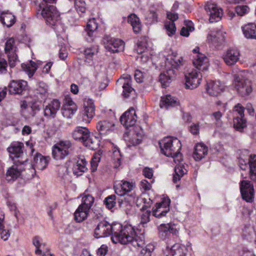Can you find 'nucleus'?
<instances>
[{
  "label": "nucleus",
  "mask_w": 256,
  "mask_h": 256,
  "mask_svg": "<svg viewBox=\"0 0 256 256\" xmlns=\"http://www.w3.org/2000/svg\"><path fill=\"white\" fill-rule=\"evenodd\" d=\"M94 236L102 238L112 236L114 243L122 244L131 243L134 247H142L144 244V236L142 234H136L130 224L122 226L120 224H110L106 220L100 222L94 230Z\"/></svg>",
  "instance_id": "nucleus-1"
},
{
  "label": "nucleus",
  "mask_w": 256,
  "mask_h": 256,
  "mask_svg": "<svg viewBox=\"0 0 256 256\" xmlns=\"http://www.w3.org/2000/svg\"><path fill=\"white\" fill-rule=\"evenodd\" d=\"M56 0H36V4L42 10L41 14L46 20L47 24L52 26H57L60 23L59 12L55 6L48 5L53 3Z\"/></svg>",
  "instance_id": "nucleus-2"
},
{
  "label": "nucleus",
  "mask_w": 256,
  "mask_h": 256,
  "mask_svg": "<svg viewBox=\"0 0 256 256\" xmlns=\"http://www.w3.org/2000/svg\"><path fill=\"white\" fill-rule=\"evenodd\" d=\"M159 144L162 152L166 156L173 158L176 163V162H180L182 160V154H180L182 144L178 138H164L159 142Z\"/></svg>",
  "instance_id": "nucleus-3"
},
{
  "label": "nucleus",
  "mask_w": 256,
  "mask_h": 256,
  "mask_svg": "<svg viewBox=\"0 0 256 256\" xmlns=\"http://www.w3.org/2000/svg\"><path fill=\"white\" fill-rule=\"evenodd\" d=\"M245 72H240L234 75L233 85L242 96L248 95L252 92L251 81L245 75Z\"/></svg>",
  "instance_id": "nucleus-4"
},
{
  "label": "nucleus",
  "mask_w": 256,
  "mask_h": 256,
  "mask_svg": "<svg viewBox=\"0 0 256 256\" xmlns=\"http://www.w3.org/2000/svg\"><path fill=\"white\" fill-rule=\"evenodd\" d=\"M72 151V146L70 140H60L55 144L52 150L53 158L56 160L64 159Z\"/></svg>",
  "instance_id": "nucleus-5"
},
{
  "label": "nucleus",
  "mask_w": 256,
  "mask_h": 256,
  "mask_svg": "<svg viewBox=\"0 0 256 256\" xmlns=\"http://www.w3.org/2000/svg\"><path fill=\"white\" fill-rule=\"evenodd\" d=\"M28 158L21 160H16L14 162V164L6 170V178L7 181H14L19 178L22 172L24 170V164Z\"/></svg>",
  "instance_id": "nucleus-6"
},
{
  "label": "nucleus",
  "mask_w": 256,
  "mask_h": 256,
  "mask_svg": "<svg viewBox=\"0 0 256 256\" xmlns=\"http://www.w3.org/2000/svg\"><path fill=\"white\" fill-rule=\"evenodd\" d=\"M249 164L250 178L252 180H256V155H250L248 158H242L240 156L238 164L240 169L246 170L248 168L247 164Z\"/></svg>",
  "instance_id": "nucleus-7"
},
{
  "label": "nucleus",
  "mask_w": 256,
  "mask_h": 256,
  "mask_svg": "<svg viewBox=\"0 0 256 256\" xmlns=\"http://www.w3.org/2000/svg\"><path fill=\"white\" fill-rule=\"evenodd\" d=\"M17 50L15 40L13 38H8L5 43L4 52L8 56L9 64L11 68L15 66L16 62L18 60L16 54Z\"/></svg>",
  "instance_id": "nucleus-8"
},
{
  "label": "nucleus",
  "mask_w": 256,
  "mask_h": 256,
  "mask_svg": "<svg viewBox=\"0 0 256 256\" xmlns=\"http://www.w3.org/2000/svg\"><path fill=\"white\" fill-rule=\"evenodd\" d=\"M104 42L106 48L113 53L124 50V42L121 40L106 36L104 38Z\"/></svg>",
  "instance_id": "nucleus-9"
},
{
  "label": "nucleus",
  "mask_w": 256,
  "mask_h": 256,
  "mask_svg": "<svg viewBox=\"0 0 256 256\" xmlns=\"http://www.w3.org/2000/svg\"><path fill=\"white\" fill-rule=\"evenodd\" d=\"M199 50V47H196L192 50L194 53L197 54L193 60V64L198 70L204 72L207 70L208 67V59L204 54L200 53Z\"/></svg>",
  "instance_id": "nucleus-10"
},
{
  "label": "nucleus",
  "mask_w": 256,
  "mask_h": 256,
  "mask_svg": "<svg viewBox=\"0 0 256 256\" xmlns=\"http://www.w3.org/2000/svg\"><path fill=\"white\" fill-rule=\"evenodd\" d=\"M24 145L22 142L12 144L8 148L10 158L14 162L27 158L24 152Z\"/></svg>",
  "instance_id": "nucleus-11"
},
{
  "label": "nucleus",
  "mask_w": 256,
  "mask_h": 256,
  "mask_svg": "<svg viewBox=\"0 0 256 256\" xmlns=\"http://www.w3.org/2000/svg\"><path fill=\"white\" fill-rule=\"evenodd\" d=\"M202 77L200 72L196 70H192L185 75L186 88L192 90L197 88L200 83Z\"/></svg>",
  "instance_id": "nucleus-12"
},
{
  "label": "nucleus",
  "mask_w": 256,
  "mask_h": 256,
  "mask_svg": "<svg viewBox=\"0 0 256 256\" xmlns=\"http://www.w3.org/2000/svg\"><path fill=\"white\" fill-rule=\"evenodd\" d=\"M240 190L242 198L247 202H252L254 198V188L250 182L242 180L240 184Z\"/></svg>",
  "instance_id": "nucleus-13"
},
{
  "label": "nucleus",
  "mask_w": 256,
  "mask_h": 256,
  "mask_svg": "<svg viewBox=\"0 0 256 256\" xmlns=\"http://www.w3.org/2000/svg\"><path fill=\"white\" fill-rule=\"evenodd\" d=\"M136 120L137 116L136 111L133 108H130L120 118L121 124L126 128L134 126Z\"/></svg>",
  "instance_id": "nucleus-14"
},
{
  "label": "nucleus",
  "mask_w": 256,
  "mask_h": 256,
  "mask_svg": "<svg viewBox=\"0 0 256 256\" xmlns=\"http://www.w3.org/2000/svg\"><path fill=\"white\" fill-rule=\"evenodd\" d=\"M205 10L208 12L210 22H216L220 20L222 16V10L217 6L216 4L208 3L205 6Z\"/></svg>",
  "instance_id": "nucleus-15"
},
{
  "label": "nucleus",
  "mask_w": 256,
  "mask_h": 256,
  "mask_svg": "<svg viewBox=\"0 0 256 256\" xmlns=\"http://www.w3.org/2000/svg\"><path fill=\"white\" fill-rule=\"evenodd\" d=\"M95 107L92 100H85L84 104V110L82 111V119L85 123H90L95 113Z\"/></svg>",
  "instance_id": "nucleus-16"
},
{
  "label": "nucleus",
  "mask_w": 256,
  "mask_h": 256,
  "mask_svg": "<svg viewBox=\"0 0 256 256\" xmlns=\"http://www.w3.org/2000/svg\"><path fill=\"white\" fill-rule=\"evenodd\" d=\"M240 52L234 48L228 49L222 55V59L227 66H231L239 60Z\"/></svg>",
  "instance_id": "nucleus-17"
},
{
  "label": "nucleus",
  "mask_w": 256,
  "mask_h": 256,
  "mask_svg": "<svg viewBox=\"0 0 256 256\" xmlns=\"http://www.w3.org/2000/svg\"><path fill=\"white\" fill-rule=\"evenodd\" d=\"M174 224H162L158 227L159 237L163 240L168 238L170 234H176L178 230Z\"/></svg>",
  "instance_id": "nucleus-18"
},
{
  "label": "nucleus",
  "mask_w": 256,
  "mask_h": 256,
  "mask_svg": "<svg viewBox=\"0 0 256 256\" xmlns=\"http://www.w3.org/2000/svg\"><path fill=\"white\" fill-rule=\"evenodd\" d=\"M132 79L130 76L127 75L126 77L120 78L116 81V84L120 86L122 84V95L124 98H128L130 94L134 92V89L131 86Z\"/></svg>",
  "instance_id": "nucleus-19"
},
{
  "label": "nucleus",
  "mask_w": 256,
  "mask_h": 256,
  "mask_svg": "<svg viewBox=\"0 0 256 256\" xmlns=\"http://www.w3.org/2000/svg\"><path fill=\"white\" fill-rule=\"evenodd\" d=\"M28 83L23 80H13L8 86V92L10 94H20L26 90Z\"/></svg>",
  "instance_id": "nucleus-20"
},
{
  "label": "nucleus",
  "mask_w": 256,
  "mask_h": 256,
  "mask_svg": "<svg viewBox=\"0 0 256 256\" xmlns=\"http://www.w3.org/2000/svg\"><path fill=\"white\" fill-rule=\"evenodd\" d=\"M59 100L54 99L46 105L44 109V115L48 118H54L60 108Z\"/></svg>",
  "instance_id": "nucleus-21"
},
{
  "label": "nucleus",
  "mask_w": 256,
  "mask_h": 256,
  "mask_svg": "<svg viewBox=\"0 0 256 256\" xmlns=\"http://www.w3.org/2000/svg\"><path fill=\"white\" fill-rule=\"evenodd\" d=\"M224 86L219 81H210L207 83L206 90L212 96H218L223 90Z\"/></svg>",
  "instance_id": "nucleus-22"
},
{
  "label": "nucleus",
  "mask_w": 256,
  "mask_h": 256,
  "mask_svg": "<svg viewBox=\"0 0 256 256\" xmlns=\"http://www.w3.org/2000/svg\"><path fill=\"white\" fill-rule=\"evenodd\" d=\"M90 134L89 130L84 126H77L72 133V138L82 143L88 138Z\"/></svg>",
  "instance_id": "nucleus-23"
},
{
  "label": "nucleus",
  "mask_w": 256,
  "mask_h": 256,
  "mask_svg": "<svg viewBox=\"0 0 256 256\" xmlns=\"http://www.w3.org/2000/svg\"><path fill=\"white\" fill-rule=\"evenodd\" d=\"M176 73L174 70L168 69L160 75V82L163 88H166L175 78Z\"/></svg>",
  "instance_id": "nucleus-24"
},
{
  "label": "nucleus",
  "mask_w": 256,
  "mask_h": 256,
  "mask_svg": "<svg viewBox=\"0 0 256 256\" xmlns=\"http://www.w3.org/2000/svg\"><path fill=\"white\" fill-rule=\"evenodd\" d=\"M98 25L94 18L89 20L84 29L86 33V36L88 41L91 42L94 40V33L98 28Z\"/></svg>",
  "instance_id": "nucleus-25"
},
{
  "label": "nucleus",
  "mask_w": 256,
  "mask_h": 256,
  "mask_svg": "<svg viewBox=\"0 0 256 256\" xmlns=\"http://www.w3.org/2000/svg\"><path fill=\"white\" fill-rule=\"evenodd\" d=\"M88 162L85 158H79L76 164L73 166V172L75 175L81 176L83 172L87 171Z\"/></svg>",
  "instance_id": "nucleus-26"
},
{
  "label": "nucleus",
  "mask_w": 256,
  "mask_h": 256,
  "mask_svg": "<svg viewBox=\"0 0 256 256\" xmlns=\"http://www.w3.org/2000/svg\"><path fill=\"white\" fill-rule=\"evenodd\" d=\"M114 124L108 120L100 121L96 125L97 130L102 136H106L112 130Z\"/></svg>",
  "instance_id": "nucleus-27"
},
{
  "label": "nucleus",
  "mask_w": 256,
  "mask_h": 256,
  "mask_svg": "<svg viewBox=\"0 0 256 256\" xmlns=\"http://www.w3.org/2000/svg\"><path fill=\"white\" fill-rule=\"evenodd\" d=\"M186 252L187 249L185 246L176 244L171 247L167 256H186Z\"/></svg>",
  "instance_id": "nucleus-28"
},
{
  "label": "nucleus",
  "mask_w": 256,
  "mask_h": 256,
  "mask_svg": "<svg viewBox=\"0 0 256 256\" xmlns=\"http://www.w3.org/2000/svg\"><path fill=\"white\" fill-rule=\"evenodd\" d=\"M48 162L46 157L40 154H37L34 158V162L32 166L34 169L43 170L46 167Z\"/></svg>",
  "instance_id": "nucleus-29"
},
{
  "label": "nucleus",
  "mask_w": 256,
  "mask_h": 256,
  "mask_svg": "<svg viewBox=\"0 0 256 256\" xmlns=\"http://www.w3.org/2000/svg\"><path fill=\"white\" fill-rule=\"evenodd\" d=\"M224 34L221 31H218L216 35L209 34L207 37L208 42L213 44L214 46H218L224 42Z\"/></svg>",
  "instance_id": "nucleus-30"
},
{
  "label": "nucleus",
  "mask_w": 256,
  "mask_h": 256,
  "mask_svg": "<svg viewBox=\"0 0 256 256\" xmlns=\"http://www.w3.org/2000/svg\"><path fill=\"white\" fill-rule=\"evenodd\" d=\"M134 186V184L127 181H122V184L118 186H114L116 194L120 196H123L126 193L130 192Z\"/></svg>",
  "instance_id": "nucleus-31"
},
{
  "label": "nucleus",
  "mask_w": 256,
  "mask_h": 256,
  "mask_svg": "<svg viewBox=\"0 0 256 256\" xmlns=\"http://www.w3.org/2000/svg\"><path fill=\"white\" fill-rule=\"evenodd\" d=\"M207 146L203 144H198L194 148L193 157L196 160H200L208 154Z\"/></svg>",
  "instance_id": "nucleus-32"
},
{
  "label": "nucleus",
  "mask_w": 256,
  "mask_h": 256,
  "mask_svg": "<svg viewBox=\"0 0 256 256\" xmlns=\"http://www.w3.org/2000/svg\"><path fill=\"white\" fill-rule=\"evenodd\" d=\"M242 32L246 38L256 40V24L249 23L242 27Z\"/></svg>",
  "instance_id": "nucleus-33"
},
{
  "label": "nucleus",
  "mask_w": 256,
  "mask_h": 256,
  "mask_svg": "<svg viewBox=\"0 0 256 256\" xmlns=\"http://www.w3.org/2000/svg\"><path fill=\"white\" fill-rule=\"evenodd\" d=\"M128 22L132 27L135 34H138L142 30V24L139 18L134 14H132L128 16Z\"/></svg>",
  "instance_id": "nucleus-34"
},
{
  "label": "nucleus",
  "mask_w": 256,
  "mask_h": 256,
  "mask_svg": "<svg viewBox=\"0 0 256 256\" xmlns=\"http://www.w3.org/2000/svg\"><path fill=\"white\" fill-rule=\"evenodd\" d=\"M89 212V210L79 206L74 214L75 220L78 222L84 221L88 218Z\"/></svg>",
  "instance_id": "nucleus-35"
},
{
  "label": "nucleus",
  "mask_w": 256,
  "mask_h": 256,
  "mask_svg": "<svg viewBox=\"0 0 256 256\" xmlns=\"http://www.w3.org/2000/svg\"><path fill=\"white\" fill-rule=\"evenodd\" d=\"M0 20L3 24L10 28L15 23L16 18L12 14L4 12L0 16Z\"/></svg>",
  "instance_id": "nucleus-36"
},
{
  "label": "nucleus",
  "mask_w": 256,
  "mask_h": 256,
  "mask_svg": "<svg viewBox=\"0 0 256 256\" xmlns=\"http://www.w3.org/2000/svg\"><path fill=\"white\" fill-rule=\"evenodd\" d=\"M100 142V140L98 137L90 136V134L88 138L86 140L83 144L90 149L96 150L98 147Z\"/></svg>",
  "instance_id": "nucleus-37"
},
{
  "label": "nucleus",
  "mask_w": 256,
  "mask_h": 256,
  "mask_svg": "<svg viewBox=\"0 0 256 256\" xmlns=\"http://www.w3.org/2000/svg\"><path fill=\"white\" fill-rule=\"evenodd\" d=\"M176 104V100L170 95H167L164 97L162 98L160 102V108H164L168 109L170 106H174Z\"/></svg>",
  "instance_id": "nucleus-38"
},
{
  "label": "nucleus",
  "mask_w": 256,
  "mask_h": 256,
  "mask_svg": "<svg viewBox=\"0 0 256 256\" xmlns=\"http://www.w3.org/2000/svg\"><path fill=\"white\" fill-rule=\"evenodd\" d=\"M246 122L244 117L236 116L233 118L234 126L237 130L242 132L246 126Z\"/></svg>",
  "instance_id": "nucleus-39"
},
{
  "label": "nucleus",
  "mask_w": 256,
  "mask_h": 256,
  "mask_svg": "<svg viewBox=\"0 0 256 256\" xmlns=\"http://www.w3.org/2000/svg\"><path fill=\"white\" fill-rule=\"evenodd\" d=\"M22 68L24 71L28 74L29 78L33 76L37 69L36 63L32 61H30L28 64H22Z\"/></svg>",
  "instance_id": "nucleus-40"
},
{
  "label": "nucleus",
  "mask_w": 256,
  "mask_h": 256,
  "mask_svg": "<svg viewBox=\"0 0 256 256\" xmlns=\"http://www.w3.org/2000/svg\"><path fill=\"white\" fill-rule=\"evenodd\" d=\"M98 52V46H93L90 48H87L84 50V54L86 61L90 62L92 60L93 56Z\"/></svg>",
  "instance_id": "nucleus-41"
},
{
  "label": "nucleus",
  "mask_w": 256,
  "mask_h": 256,
  "mask_svg": "<svg viewBox=\"0 0 256 256\" xmlns=\"http://www.w3.org/2000/svg\"><path fill=\"white\" fill-rule=\"evenodd\" d=\"M76 110V106H74L72 107L64 106L62 108V114L64 118H71Z\"/></svg>",
  "instance_id": "nucleus-42"
},
{
  "label": "nucleus",
  "mask_w": 256,
  "mask_h": 256,
  "mask_svg": "<svg viewBox=\"0 0 256 256\" xmlns=\"http://www.w3.org/2000/svg\"><path fill=\"white\" fill-rule=\"evenodd\" d=\"M94 198L92 196L89 194H86L82 197V202L80 206L86 208V210H90L94 202Z\"/></svg>",
  "instance_id": "nucleus-43"
},
{
  "label": "nucleus",
  "mask_w": 256,
  "mask_h": 256,
  "mask_svg": "<svg viewBox=\"0 0 256 256\" xmlns=\"http://www.w3.org/2000/svg\"><path fill=\"white\" fill-rule=\"evenodd\" d=\"M175 174L173 176V182L174 183L177 182L178 181L180 180L181 178L185 174V172L184 170V166L180 164H178L175 166L174 169Z\"/></svg>",
  "instance_id": "nucleus-44"
},
{
  "label": "nucleus",
  "mask_w": 256,
  "mask_h": 256,
  "mask_svg": "<svg viewBox=\"0 0 256 256\" xmlns=\"http://www.w3.org/2000/svg\"><path fill=\"white\" fill-rule=\"evenodd\" d=\"M136 202L137 206H140L142 204H143L141 210H144L150 206L152 204V201L148 198L140 197L137 198Z\"/></svg>",
  "instance_id": "nucleus-45"
},
{
  "label": "nucleus",
  "mask_w": 256,
  "mask_h": 256,
  "mask_svg": "<svg viewBox=\"0 0 256 256\" xmlns=\"http://www.w3.org/2000/svg\"><path fill=\"white\" fill-rule=\"evenodd\" d=\"M164 28L168 36H172L175 34L176 27L174 22L170 21L166 22L164 24Z\"/></svg>",
  "instance_id": "nucleus-46"
},
{
  "label": "nucleus",
  "mask_w": 256,
  "mask_h": 256,
  "mask_svg": "<svg viewBox=\"0 0 256 256\" xmlns=\"http://www.w3.org/2000/svg\"><path fill=\"white\" fill-rule=\"evenodd\" d=\"M48 92V86L43 82L38 84L37 88L36 89V93L37 94H40L42 98L45 97Z\"/></svg>",
  "instance_id": "nucleus-47"
},
{
  "label": "nucleus",
  "mask_w": 256,
  "mask_h": 256,
  "mask_svg": "<svg viewBox=\"0 0 256 256\" xmlns=\"http://www.w3.org/2000/svg\"><path fill=\"white\" fill-rule=\"evenodd\" d=\"M116 199V196L114 194L110 195L105 198L104 202L108 209H112L115 206Z\"/></svg>",
  "instance_id": "nucleus-48"
},
{
  "label": "nucleus",
  "mask_w": 256,
  "mask_h": 256,
  "mask_svg": "<svg viewBox=\"0 0 256 256\" xmlns=\"http://www.w3.org/2000/svg\"><path fill=\"white\" fill-rule=\"evenodd\" d=\"M233 116L244 117V108L240 104L236 105L232 110Z\"/></svg>",
  "instance_id": "nucleus-49"
},
{
  "label": "nucleus",
  "mask_w": 256,
  "mask_h": 256,
  "mask_svg": "<svg viewBox=\"0 0 256 256\" xmlns=\"http://www.w3.org/2000/svg\"><path fill=\"white\" fill-rule=\"evenodd\" d=\"M74 6L78 12L84 13L86 10V4L84 0H75Z\"/></svg>",
  "instance_id": "nucleus-50"
},
{
  "label": "nucleus",
  "mask_w": 256,
  "mask_h": 256,
  "mask_svg": "<svg viewBox=\"0 0 256 256\" xmlns=\"http://www.w3.org/2000/svg\"><path fill=\"white\" fill-rule=\"evenodd\" d=\"M172 69H178L180 66H182L184 63V59L182 57L174 58L171 61Z\"/></svg>",
  "instance_id": "nucleus-51"
},
{
  "label": "nucleus",
  "mask_w": 256,
  "mask_h": 256,
  "mask_svg": "<svg viewBox=\"0 0 256 256\" xmlns=\"http://www.w3.org/2000/svg\"><path fill=\"white\" fill-rule=\"evenodd\" d=\"M112 158L114 162V168H117L121 163V155L119 150H114L113 152Z\"/></svg>",
  "instance_id": "nucleus-52"
},
{
  "label": "nucleus",
  "mask_w": 256,
  "mask_h": 256,
  "mask_svg": "<svg viewBox=\"0 0 256 256\" xmlns=\"http://www.w3.org/2000/svg\"><path fill=\"white\" fill-rule=\"evenodd\" d=\"M170 202V200L169 198L165 200L160 203L156 204V208H155L158 211H164L166 208H169Z\"/></svg>",
  "instance_id": "nucleus-53"
},
{
  "label": "nucleus",
  "mask_w": 256,
  "mask_h": 256,
  "mask_svg": "<svg viewBox=\"0 0 256 256\" xmlns=\"http://www.w3.org/2000/svg\"><path fill=\"white\" fill-rule=\"evenodd\" d=\"M154 250V247L152 245H147L141 250L140 256H151L152 252Z\"/></svg>",
  "instance_id": "nucleus-54"
},
{
  "label": "nucleus",
  "mask_w": 256,
  "mask_h": 256,
  "mask_svg": "<svg viewBox=\"0 0 256 256\" xmlns=\"http://www.w3.org/2000/svg\"><path fill=\"white\" fill-rule=\"evenodd\" d=\"M4 228V226L1 222H0V235L1 238L4 240H6L10 237V234L9 231L8 230H5Z\"/></svg>",
  "instance_id": "nucleus-55"
},
{
  "label": "nucleus",
  "mask_w": 256,
  "mask_h": 256,
  "mask_svg": "<svg viewBox=\"0 0 256 256\" xmlns=\"http://www.w3.org/2000/svg\"><path fill=\"white\" fill-rule=\"evenodd\" d=\"M146 49V44L143 41H138L137 42L136 48V50L138 54L143 53Z\"/></svg>",
  "instance_id": "nucleus-56"
},
{
  "label": "nucleus",
  "mask_w": 256,
  "mask_h": 256,
  "mask_svg": "<svg viewBox=\"0 0 256 256\" xmlns=\"http://www.w3.org/2000/svg\"><path fill=\"white\" fill-rule=\"evenodd\" d=\"M249 8L247 6H238L236 8V11L238 15L243 16L248 12Z\"/></svg>",
  "instance_id": "nucleus-57"
},
{
  "label": "nucleus",
  "mask_w": 256,
  "mask_h": 256,
  "mask_svg": "<svg viewBox=\"0 0 256 256\" xmlns=\"http://www.w3.org/2000/svg\"><path fill=\"white\" fill-rule=\"evenodd\" d=\"M150 24H154L158 22V16L155 12L150 10L146 18Z\"/></svg>",
  "instance_id": "nucleus-58"
},
{
  "label": "nucleus",
  "mask_w": 256,
  "mask_h": 256,
  "mask_svg": "<svg viewBox=\"0 0 256 256\" xmlns=\"http://www.w3.org/2000/svg\"><path fill=\"white\" fill-rule=\"evenodd\" d=\"M170 208H166V210L164 211H158L156 209H154L152 210V215L154 216L156 218H161L162 216H164L166 215V214L169 211Z\"/></svg>",
  "instance_id": "nucleus-59"
},
{
  "label": "nucleus",
  "mask_w": 256,
  "mask_h": 256,
  "mask_svg": "<svg viewBox=\"0 0 256 256\" xmlns=\"http://www.w3.org/2000/svg\"><path fill=\"white\" fill-rule=\"evenodd\" d=\"M150 211L146 210L144 212L141 216L140 224H146L150 221Z\"/></svg>",
  "instance_id": "nucleus-60"
},
{
  "label": "nucleus",
  "mask_w": 256,
  "mask_h": 256,
  "mask_svg": "<svg viewBox=\"0 0 256 256\" xmlns=\"http://www.w3.org/2000/svg\"><path fill=\"white\" fill-rule=\"evenodd\" d=\"M33 244L36 247V249L35 251V253L36 254H42V250L40 249V238L38 236H35L33 239Z\"/></svg>",
  "instance_id": "nucleus-61"
},
{
  "label": "nucleus",
  "mask_w": 256,
  "mask_h": 256,
  "mask_svg": "<svg viewBox=\"0 0 256 256\" xmlns=\"http://www.w3.org/2000/svg\"><path fill=\"white\" fill-rule=\"evenodd\" d=\"M194 30V28L190 26H188L186 28L183 27L182 28L180 34L184 36H188L190 34L189 32H192Z\"/></svg>",
  "instance_id": "nucleus-62"
},
{
  "label": "nucleus",
  "mask_w": 256,
  "mask_h": 256,
  "mask_svg": "<svg viewBox=\"0 0 256 256\" xmlns=\"http://www.w3.org/2000/svg\"><path fill=\"white\" fill-rule=\"evenodd\" d=\"M100 158L99 157H94L90 162L91 172H94L97 170L98 163L100 162Z\"/></svg>",
  "instance_id": "nucleus-63"
},
{
  "label": "nucleus",
  "mask_w": 256,
  "mask_h": 256,
  "mask_svg": "<svg viewBox=\"0 0 256 256\" xmlns=\"http://www.w3.org/2000/svg\"><path fill=\"white\" fill-rule=\"evenodd\" d=\"M108 252V247L106 245H102L97 252L98 255L99 256H104Z\"/></svg>",
  "instance_id": "nucleus-64"
}]
</instances>
